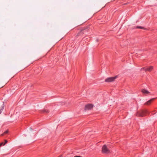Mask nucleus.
Returning <instances> with one entry per match:
<instances>
[{
    "instance_id": "nucleus-1",
    "label": "nucleus",
    "mask_w": 157,
    "mask_h": 157,
    "mask_svg": "<svg viewBox=\"0 0 157 157\" xmlns=\"http://www.w3.org/2000/svg\"><path fill=\"white\" fill-rule=\"evenodd\" d=\"M149 113L147 109L142 110L137 112L136 113V116L137 117H143L147 116Z\"/></svg>"
},
{
    "instance_id": "nucleus-2",
    "label": "nucleus",
    "mask_w": 157,
    "mask_h": 157,
    "mask_svg": "<svg viewBox=\"0 0 157 157\" xmlns=\"http://www.w3.org/2000/svg\"><path fill=\"white\" fill-rule=\"evenodd\" d=\"M117 77V76L114 77L108 78L105 80L106 82H111L113 81Z\"/></svg>"
},
{
    "instance_id": "nucleus-3",
    "label": "nucleus",
    "mask_w": 157,
    "mask_h": 157,
    "mask_svg": "<svg viewBox=\"0 0 157 157\" xmlns=\"http://www.w3.org/2000/svg\"><path fill=\"white\" fill-rule=\"evenodd\" d=\"M102 152L103 153H107L109 152V151L105 145H104L102 148Z\"/></svg>"
},
{
    "instance_id": "nucleus-4",
    "label": "nucleus",
    "mask_w": 157,
    "mask_h": 157,
    "mask_svg": "<svg viewBox=\"0 0 157 157\" xmlns=\"http://www.w3.org/2000/svg\"><path fill=\"white\" fill-rule=\"evenodd\" d=\"M94 105L90 104H87L85 105L84 109L85 110H90L93 108Z\"/></svg>"
},
{
    "instance_id": "nucleus-5",
    "label": "nucleus",
    "mask_w": 157,
    "mask_h": 157,
    "mask_svg": "<svg viewBox=\"0 0 157 157\" xmlns=\"http://www.w3.org/2000/svg\"><path fill=\"white\" fill-rule=\"evenodd\" d=\"M87 28H85L84 29H82L78 33L76 36L78 37L82 35L85 32V31L87 30Z\"/></svg>"
},
{
    "instance_id": "nucleus-6",
    "label": "nucleus",
    "mask_w": 157,
    "mask_h": 157,
    "mask_svg": "<svg viewBox=\"0 0 157 157\" xmlns=\"http://www.w3.org/2000/svg\"><path fill=\"white\" fill-rule=\"evenodd\" d=\"M153 67L152 66H150L149 67H144L142 69H144L145 71H151L153 69Z\"/></svg>"
},
{
    "instance_id": "nucleus-7",
    "label": "nucleus",
    "mask_w": 157,
    "mask_h": 157,
    "mask_svg": "<svg viewBox=\"0 0 157 157\" xmlns=\"http://www.w3.org/2000/svg\"><path fill=\"white\" fill-rule=\"evenodd\" d=\"M156 98H154L150 99L145 102L144 104V105H150L151 103H152V102Z\"/></svg>"
},
{
    "instance_id": "nucleus-8",
    "label": "nucleus",
    "mask_w": 157,
    "mask_h": 157,
    "mask_svg": "<svg viewBox=\"0 0 157 157\" xmlns=\"http://www.w3.org/2000/svg\"><path fill=\"white\" fill-rule=\"evenodd\" d=\"M141 92L144 94H147L150 93V92L145 89H142L141 90Z\"/></svg>"
},
{
    "instance_id": "nucleus-9",
    "label": "nucleus",
    "mask_w": 157,
    "mask_h": 157,
    "mask_svg": "<svg viewBox=\"0 0 157 157\" xmlns=\"http://www.w3.org/2000/svg\"><path fill=\"white\" fill-rule=\"evenodd\" d=\"M4 104L2 103L0 104V114H1L4 108Z\"/></svg>"
},
{
    "instance_id": "nucleus-10",
    "label": "nucleus",
    "mask_w": 157,
    "mask_h": 157,
    "mask_svg": "<svg viewBox=\"0 0 157 157\" xmlns=\"http://www.w3.org/2000/svg\"><path fill=\"white\" fill-rule=\"evenodd\" d=\"M41 112L43 113H48L49 111L46 109H43L40 111Z\"/></svg>"
},
{
    "instance_id": "nucleus-11",
    "label": "nucleus",
    "mask_w": 157,
    "mask_h": 157,
    "mask_svg": "<svg viewBox=\"0 0 157 157\" xmlns=\"http://www.w3.org/2000/svg\"><path fill=\"white\" fill-rule=\"evenodd\" d=\"M5 142L4 143L3 142H2L0 143V147H1L2 146H4L8 142V140H4Z\"/></svg>"
},
{
    "instance_id": "nucleus-12",
    "label": "nucleus",
    "mask_w": 157,
    "mask_h": 157,
    "mask_svg": "<svg viewBox=\"0 0 157 157\" xmlns=\"http://www.w3.org/2000/svg\"><path fill=\"white\" fill-rule=\"evenodd\" d=\"M136 29H145V28H144V27L141 26H137L136 27Z\"/></svg>"
},
{
    "instance_id": "nucleus-13",
    "label": "nucleus",
    "mask_w": 157,
    "mask_h": 157,
    "mask_svg": "<svg viewBox=\"0 0 157 157\" xmlns=\"http://www.w3.org/2000/svg\"><path fill=\"white\" fill-rule=\"evenodd\" d=\"M9 131L8 130H6L4 132V134H6L8 133Z\"/></svg>"
},
{
    "instance_id": "nucleus-14",
    "label": "nucleus",
    "mask_w": 157,
    "mask_h": 157,
    "mask_svg": "<svg viewBox=\"0 0 157 157\" xmlns=\"http://www.w3.org/2000/svg\"><path fill=\"white\" fill-rule=\"evenodd\" d=\"M74 157H81L80 156H75Z\"/></svg>"
},
{
    "instance_id": "nucleus-15",
    "label": "nucleus",
    "mask_w": 157,
    "mask_h": 157,
    "mask_svg": "<svg viewBox=\"0 0 157 157\" xmlns=\"http://www.w3.org/2000/svg\"><path fill=\"white\" fill-rule=\"evenodd\" d=\"M62 157V156L61 155V156H59L58 157Z\"/></svg>"
}]
</instances>
